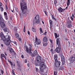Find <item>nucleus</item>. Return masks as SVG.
<instances>
[{"instance_id":"21","label":"nucleus","mask_w":75,"mask_h":75,"mask_svg":"<svg viewBox=\"0 0 75 75\" xmlns=\"http://www.w3.org/2000/svg\"><path fill=\"white\" fill-rule=\"evenodd\" d=\"M67 4V6L68 7V6H69V4H70V0H68Z\"/></svg>"},{"instance_id":"33","label":"nucleus","mask_w":75,"mask_h":75,"mask_svg":"<svg viewBox=\"0 0 75 75\" xmlns=\"http://www.w3.org/2000/svg\"><path fill=\"white\" fill-rule=\"evenodd\" d=\"M67 26L69 28H70L71 27H72V24H69V25H68Z\"/></svg>"},{"instance_id":"8","label":"nucleus","mask_w":75,"mask_h":75,"mask_svg":"<svg viewBox=\"0 0 75 75\" xmlns=\"http://www.w3.org/2000/svg\"><path fill=\"white\" fill-rule=\"evenodd\" d=\"M55 65L56 67H60V66L61 65V62L58 61L57 60L56 62L55 61Z\"/></svg>"},{"instance_id":"2","label":"nucleus","mask_w":75,"mask_h":75,"mask_svg":"<svg viewBox=\"0 0 75 75\" xmlns=\"http://www.w3.org/2000/svg\"><path fill=\"white\" fill-rule=\"evenodd\" d=\"M20 6L22 14H25L27 12L28 9V8L27 6V4L25 2H21Z\"/></svg>"},{"instance_id":"29","label":"nucleus","mask_w":75,"mask_h":75,"mask_svg":"<svg viewBox=\"0 0 75 75\" xmlns=\"http://www.w3.org/2000/svg\"><path fill=\"white\" fill-rule=\"evenodd\" d=\"M13 30L14 31H15V32H17V28L16 27H14Z\"/></svg>"},{"instance_id":"6","label":"nucleus","mask_w":75,"mask_h":75,"mask_svg":"<svg viewBox=\"0 0 75 75\" xmlns=\"http://www.w3.org/2000/svg\"><path fill=\"white\" fill-rule=\"evenodd\" d=\"M35 43L37 45H40L41 44V40H40V39H38V38L37 36L35 37Z\"/></svg>"},{"instance_id":"10","label":"nucleus","mask_w":75,"mask_h":75,"mask_svg":"<svg viewBox=\"0 0 75 75\" xmlns=\"http://www.w3.org/2000/svg\"><path fill=\"white\" fill-rule=\"evenodd\" d=\"M69 60L71 64L73 63L74 61H75V57H71L70 58Z\"/></svg>"},{"instance_id":"52","label":"nucleus","mask_w":75,"mask_h":75,"mask_svg":"<svg viewBox=\"0 0 75 75\" xmlns=\"http://www.w3.org/2000/svg\"><path fill=\"white\" fill-rule=\"evenodd\" d=\"M10 18H11V21H13V17H12V16H11L10 17Z\"/></svg>"},{"instance_id":"63","label":"nucleus","mask_w":75,"mask_h":75,"mask_svg":"<svg viewBox=\"0 0 75 75\" xmlns=\"http://www.w3.org/2000/svg\"><path fill=\"white\" fill-rule=\"evenodd\" d=\"M8 62H9V63H10H10H11V61H10V60L8 61Z\"/></svg>"},{"instance_id":"16","label":"nucleus","mask_w":75,"mask_h":75,"mask_svg":"<svg viewBox=\"0 0 75 75\" xmlns=\"http://www.w3.org/2000/svg\"><path fill=\"white\" fill-rule=\"evenodd\" d=\"M54 58L56 62H57V61H58V60H57V59H58V55L57 54H55L54 56Z\"/></svg>"},{"instance_id":"44","label":"nucleus","mask_w":75,"mask_h":75,"mask_svg":"<svg viewBox=\"0 0 75 75\" xmlns=\"http://www.w3.org/2000/svg\"><path fill=\"white\" fill-rule=\"evenodd\" d=\"M40 34H42V33H43V31H42V30L40 31Z\"/></svg>"},{"instance_id":"26","label":"nucleus","mask_w":75,"mask_h":75,"mask_svg":"<svg viewBox=\"0 0 75 75\" xmlns=\"http://www.w3.org/2000/svg\"><path fill=\"white\" fill-rule=\"evenodd\" d=\"M50 25H52L53 24V22L51 20H50L49 21Z\"/></svg>"},{"instance_id":"59","label":"nucleus","mask_w":75,"mask_h":75,"mask_svg":"<svg viewBox=\"0 0 75 75\" xmlns=\"http://www.w3.org/2000/svg\"><path fill=\"white\" fill-rule=\"evenodd\" d=\"M21 58H24V56L23 55H21Z\"/></svg>"},{"instance_id":"7","label":"nucleus","mask_w":75,"mask_h":75,"mask_svg":"<svg viewBox=\"0 0 75 75\" xmlns=\"http://www.w3.org/2000/svg\"><path fill=\"white\" fill-rule=\"evenodd\" d=\"M0 24L1 25V28H6V24L3 21H0Z\"/></svg>"},{"instance_id":"35","label":"nucleus","mask_w":75,"mask_h":75,"mask_svg":"<svg viewBox=\"0 0 75 75\" xmlns=\"http://www.w3.org/2000/svg\"><path fill=\"white\" fill-rule=\"evenodd\" d=\"M0 10L2 12V11H3L4 10V9H3V7H0Z\"/></svg>"},{"instance_id":"55","label":"nucleus","mask_w":75,"mask_h":75,"mask_svg":"<svg viewBox=\"0 0 75 75\" xmlns=\"http://www.w3.org/2000/svg\"><path fill=\"white\" fill-rule=\"evenodd\" d=\"M27 66L28 67H30V64H29V63H28L27 64Z\"/></svg>"},{"instance_id":"12","label":"nucleus","mask_w":75,"mask_h":75,"mask_svg":"<svg viewBox=\"0 0 75 75\" xmlns=\"http://www.w3.org/2000/svg\"><path fill=\"white\" fill-rule=\"evenodd\" d=\"M4 15L6 20H8V16H7V13L6 12H4Z\"/></svg>"},{"instance_id":"50","label":"nucleus","mask_w":75,"mask_h":75,"mask_svg":"<svg viewBox=\"0 0 75 75\" xmlns=\"http://www.w3.org/2000/svg\"><path fill=\"white\" fill-rule=\"evenodd\" d=\"M6 10H7V9H8V7H7V5H6Z\"/></svg>"},{"instance_id":"39","label":"nucleus","mask_w":75,"mask_h":75,"mask_svg":"<svg viewBox=\"0 0 75 75\" xmlns=\"http://www.w3.org/2000/svg\"><path fill=\"white\" fill-rule=\"evenodd\" d=\"M12 73L13 75H16V74H15V73L14 72V71L13 70H12Z\"/></svg>"},{"instance_id":"56","label":"nucleus","mask_w":75,"mask_h":75,"mask_svg":"<svg viewBox=\"0 0 75 75\" xmlns=\"http://www.w3.org/2000/svg\"><path fill=\"white\" fill-rule=\"evenodd\" d=\"M47 32H45V33L43 34L44 35H46V34H47Z\"/></svg>"},{"instance_id":"27","label":"nucleus","mask_w":75,"mask_h":75,"mask_svg":"<svg viewBox=\"0 0 75 75\" xmlns=\"http://www.w3.org/2000/svg\"><path fill=\"white\" fill-rule=\"evenodd\" d=\"M64 69V67H63V66H62V65L59 68V70H63V69Z\"/></svg>"},{"instance_id":"40","label":"nucleus","mask_w":75,"mask_h":75,"mask_svg":"<svg viewBox=\"0 0 75 75\" xmlns=\"http://www.w3.org/2000/svg\"><path fill=\"white\" fill-rule=\"evenodd\" d=\"M57 73H58V72L57 71H54V75H57Z\"/></svg>"},{"instance_id":"15","label":"nucleus","mask_w":75,"mask_h":75,"mask_svg":"<svg viewBox=\"0 0 75 75\" xmlns=\"http://www.w3.org/2000/svg\"><path fill=\"white\" fill-rule=\"evenodd\" d=\"M9 51L10 52H13V54H14V55H16V52L14 51V50H13V49L11 48H10L9 49Z\"/></svg>"},{"instance_id":"34","label":"nucleus","mask_w":75,"mask_h":75,"mask_svg":"<svg viewBox=\"0 0 75 75\" xmlns=\"http://www.w3.org/2000/svg\"><path fill=\"white\" fill-rule=\"evenodd\" d=\"M17 65L18 66V67H19V68H18V69H19V70H21V69L20 68H21V66H20V64H18Z\"/></svg>"},{"instance_id":"9","label":"nucleus","mask_w":75,"mask_h":75,"mask_svg":"<svg viewBox=\"0 0 75 75\" xmlns=\"http://www.w3.org/2000/svg\"><path fill=\"white\" fill-rule=\"evenodd\" d=\"M60 38H57L56 42L57 44L58 45L59 47H61V44H60Z\"/></svg>"},{"instance_id":"38","label":"nucleus","mask_w":75,"mask_h":75,"mask_svg":"<svg viewBox=\"0 0 75 75\" xmlns=\"http://www.w3.org/2000/svg\"><path fill=\"white\" fill-rule=\"evenodd\" d=\"M57 0H54V5H56V4H57Z\"/></svg>"},{"instance_id":"42","label":"nucleus","mask_w":75,"mask_h":75,"mask_svg":"<svg viewBox=\"0 0 75 75\" xmlns=\"http://www.w3.org/2000/svg\"><path fill=\"white\" fill-rule=\"evenodd\" d=\"M43 12L45 13V14H46V16H47V11H44Z\"/></svg>"},{"instance_id":"53","label":"nucleus","mask_w":75,"mask_h":75,"mask_svg":"<svg viewBox=\"0 0 75 75\" xmlns=\"http://www.w3.org/2000/svg\"><path fill=\"white\" fill-rule=\"evenodd\" d=\"M39 30L40 31H42V28H39Z\"/></svg>"},{"instance_id":"19","label":"nucleus","mask_w":75,"mask_h":75,"mask_svg":"<svg viewBox=\"0 0 75 75\" xmlns=\"http://www.w3.org/2000/svg\"><path fill=\"white\" fill-rule=\"evenodd\" d=\"M15 36L16 38H17V39H18V38H19V35H18V33H15Z\"/></svg>"},{"instance_id":"47","label":"nucleus","mask_w":75,"mask_h":75,"mask_svg":"<svg viewBox=\"0 0 75 75\" xmlns=\"http://www.w3.org/2000/svg\"><path fill=\"white\" fill-rule=\"evenodd\" d=\"M22 2H25V0H21Z\"/></svg>"},{"instance_id":"22","label":"nucleus","mask_w":75,"mask_h":75,"mask_svg":"<svg viewBox=\"0 0 75 75\" xmlns=\"http://www.w3.org/2000/svg\"><path fill=\"white\" fill-rule=\"evenodd\" d=\"M71 19V20L72 21H73L74 20V15L73 14H72V15L70 17Z\"/></svg>"},{"instance_id":"28","label":"nucleus","mask_w":75,"mask_h":75,"mask_svg":"<svg viewBox=\"0 0 75 75\" xmlns=\"http://www.w3.org/2000/svg\"><path fill=\"white\" fill-rule=\"evenodd\" d=\"M61 59L62 61L65 60V57H64V56L62 55L61 57Z\"/></svg>"},{"instance_id":"43","label":"nucleus","mask_w":75,"mask_h":75,"mask_svg":"<svg viewBox=\"0 0 75 75\" xmlns=\"http://www.w3.org/2000/svg\"><path fill=\"white\" fill-rule=\"evenodd\" d=\"M35 68L36 71V72H37V71H38V68L37 67H35Z\"/></svg>"},{"instance_id":"5","label":"nucleus","mask_w":75,"mask_h":75,"mask_svg":"<svg viewBox=\"0 0 75 75\" xmlns=\"http://www.w3.org/2000/svg\"><path fill=\"white\" fill-rule=\"evenodd\" d=\"M40 16L39 15H37L35 17V19L36 20V21L35 22L36 24H39L40 23V22H41V20H39Z\"/></svg>"},{"instance_id":"4","label":"nucleus","mask_w":75,"mask_h":75,"mask_svg":"<svg viewBox=\"0 0 75 75\" xmlns=\"http://www.w3.org/2000/svg\"><path fill=\"white\" fill-rule=\"evenodd\" d=\"M45 68V66L44 65V62L41 63L40 67V71L41 72H43L44 71V69Z\"/></svg>"},{"instance_id":"64","label":"nucleus","mask_w":75,"mask_h":75,"mask_svg":"<svg viewBox=\"0 0 75 75\" xmlns=\"http://www.w3.org/2000/svg\"><path fill=\"white\" fill-rule=\"evenodd\" d=\"M11 11L12 13H14V10H11Z\"/></svg>"},{"instance_id":"32","label":"nucleus","mask_w":75,"mask_h":75,"mask_svg":"<svg viewBox=\"0 0 75 75\" xmlns=\"http://www.w3.org/2000/svg\"><path fill=\"white\" fill-rule=\"evenodd\" d=\"M43 46H45V47L48 45V43L46 42L45 43H43Z\"/></svg>"},{"instance_id":"41","label":"nucleus","mask_w":75,"mask_h":75,"mask_svg":"<svg viewBox=\"0 0 75 75\" xmlns=\"http://www.w3.org/2000/svg\"><path fill=\"white\" fill-rule=\"evenodd\" d=\"M34 54H35V55H37V51L36 50H35V51H34Z\"/></svg>"},{"instance_id":"14","label":"nucleus","mask_w":75,"mask_h":75,"mask_svg":"<svg viewBox=\"0 0 75 75\" xmlns=\"http://www.w3.org/2000/svg\"><path fill=\"white\" fill-rule=\"evenodd\" d=\"M37 60L38 62H41L42 59L40 56H38L37 57Z\"/></svg>"},{"instance_id":"36","label":"nucleus","mask_w":75,"mask_h":75,"mask_svg":"<svg viewBox=\"0 0 75 75\" xmlns=\"http://www.w3.org/2000/svg\"><path fill=\"white\" fill-rule=\"evenodd\" d=\"M62 65H64L65 64V60H62Z\"/></svg>"},{"instance_id":"3","label":"nucleus","mask_w":75,"mask_h":75,"mask_svg":"<svg viewBox=\"0 0 75 75\" xmlns=\"http://www.w3.org/2000/svg\"><path fill=\"white\" fill-rule=\"evenodd\" d=\"M28 45H29V49L28 46H27V45L25 44L24 45V50L26 49V51L27 53H28L29 54H32V52H31L32 50V46L30 44H29Z\"/></svg>"},{"instance_id":"13","label":"nucleus","mask_w":75,"mask_h":75,"mask_svg":"<svg viewBox=\"0 0 75 75\" xmlns=\"http://www.w3.org/2000/svg\"><path fill=\"white\" fill-rule=\"evenodd\" d=\"M59 13H62L63 11H64V9H63L61 7H59L58 9H57Z\"/></svg>"},{"instance_id":"11","label":"nucleus","mask_w":75,"mask_h":75,"mask_svg":"<svg viewBox=\"0 0 75 75\" xmlns=\"http://www.w3.org/2000/svg\"><path fill=\"white\" fill-rule=\"evenodd\" d=\"M60 48H61V45L60 47H59V46H58V47H57L55 50V51L57 52H60Z\"/></svg>"},{"instance_id":"23","label":"nucleus","mask_w":75,"mask_h":75,"mask_svg":"<svg viewBox=\"0 0 75 75\" xmlns=\"http://www.w3.org/2000/svg\"><path fill=\"white\" fill-rule=\"evenodd\" d=\"M32 30L33 32L35 33L36 31V29L34 28V27H33L32 28Z\"/></svg>"},{"instance_id":"61","label":"nucleus","mask_w":75,"mask_h":75,"mask_svg":"<svg viewBox=\"0 0 75 75\" xmlns=\"http://www.w3.org/2000/svg\"><path fill=\"white\" fill-rule=\"evenodd\" d=\"M43 75H47V73H44L43 74Z\"/></svg>"},{"instance_id":"18","label":"nucleus","mask_w":75,"mask_h":75,"mask_svg":"<svg viewBox=\"0 0 75 75\" xmlns=\"http://www.w3.org/2000/svg\"><path fill=\"white\" fill-rule=\"evenodd\" d=\"M3 30L4 32H8V33L9 32V30L7 29V28H5L3 29Z\"/></svg>"},{"instance_id":"62","label":"nucleus","mask_w":75,"mask_h":75,"mask_svg":"<svg viewBox=\"0 0 75 75\" xmlns=\"http://www.w3.org/2000/svg\"><path fill=\"white\" fill-rule=\"evenodd\" d=\"M18 40L19 41H21V38H18Z\"/></svg>"},{"instance_id":"31","label":"nucleus","mask_w":75,"mask_h":75,"mask_svg":"<svg viewBox=\"0 0 75 75\" xmlns=\"http://www.w3.org/2000/svg\"><path fill=\"white\" fill-rule=\"evenodd\" d=\"M1 56L2 57H4V58H5V59H6V56H5V55L4 54H1Z\"/></svg>"},{"instance_id":"30","label":"nucleus","mask_w":75,"mask_h":75,"mask_svg":"<svg viewBox=\"0 0 75 75\" xmlns=\"http://www.w3.org/2000/svg\"><path fill=\"white\" fill-rule=\"evenodd\" d=\"M67 24H71V21H69L67 22Z\"/></svg>"},{"instance_id":"25","label":"nucleus","mask_w":75,"mask_h":75,"mask_svg":"<svg viewBox=\"0 0 75 75\" xmlns=\"http://www.w3.org/2000/svg\"><path fill=\"white\" fill-rule=\"evenodd\" d=\"M54 36H55V38L56 39H57V37H59V36H58V35H57V33H54Z\"/></svg>"},{"instance_id":"54","label":"nucleus","mask_w":75,"mask_h":75,"mask_svg":"<svg viewBox=\"0 0 75 75\" xmlns=\"http://www.w3.org/2000/svg\"><path fill=\"white\" fill-rule=\"evenodd\" d=\"M2 6V3H0V7Z\"/></svg>"},{"instance_id":"58","label":"nucleus","mask_w":75,"mask_h":75,"mask_svg":"<svg viewBox=\"0 0 75 75\" xmlns=\"http://www.w3.org/2000/svg\"><path fill=\"white\" fill-rule=\"evenodd\" d=\"M1 73H2V74H3L4 73V71H3V70L1 71Z\"/></svg>"},{"instance_id":"46","label":"nucleus","mask_w":75,"mask_h":75,"mask_svg":"<svg viewBox=\"0 0 75 75\" xmlns=\"http://www.w3.org/2000/svg\"><path fill=\"white\" fill-rule=\"evenodd\" d=\"M23 31L24 32V33H25V26H24V27L23 29Z\"/></svg>"},{"instance_id":"51","label":"nucleus","mask_w":75,"mask_h":75,"mask_svg":"<svg viewBox=\"0 0 75 75\" xmlns=\"http://www.w3.org/2000/svg\"><path fill=\"white\" fill-rule=\"evenodd\" d=\"M52 27V25H50V28L51 29Z\"/></svg>"},{"instance_id":"60","label":"nucleus","mask_w":75,"mask_h":75,"mask_svg":"<svg viewBox=\"0 0 75 75\" xmlns=\"http://www.w3.org/2000/svg\"><path fill=\"white\" fill-rule=\"evenodd\" d=\"M10 64L12 66H13V63L12 62L10 63Z\"/></svg>"},{"instance_id":"24","label":"nucleus","mask_w":75,"mask_h":75,"mask_svg":"<svg viewBox=\"0 0 75 75\" xmlns=\"http://www.w3.org/2000/svg\"><path fill=\"white\" fill-rule=\"evenodd\" d=\"M52 19L54 20V21H57V19L55 18V17H54V16L52 14Z\"/></svg>"},{"instance_id":"57","label":"nucleus","mask_w":75,"mask_h":75,"mask_svg":"<svg viewBox=\"0 0 75 75\" xmlns=\"http://www.w3.org/2000/svg\"><path fill=\"white\" fill-rule=\"evenodd\" d=\"M28 35H30V32H29V31H28Z\"/></svg>"},{"instance_id":"17","label":"nucleus","mask_w":75,"mask_h":75,"mask_svg":"<svg viewBox=\"0 0 75 75\" xmlns=\"http://www.w3.org/2000/svg\"><path fill=\"white\" fill-rule=\"evenodd\" d=\"M0 21H2V22H4V20L3 18V16L1 15H0Z\"/></svg>"},{"instance_id":"37","label":"nucleus","mask_w":75,"mask_h":75,"mask_svg":"<svg viewBox=\"0 0 75 75\" xmlns=\"http://www.w3.org/2000/svg\"><path fill=\"white\" fill-rule=\"evenodd\" d=\"M35 65L36 66H37L38 67H39L40 66V65L38 64V62L36 63Z\"/></svg>"},{"instance_id":"45","label":"nucleus","mask_w":75,"mask_h":75,"mask_svg":"<svg viewBox=\"0 0 75 75\" xmlns=\"http://www.w3.org/2000/svg\"><path fill=\"white\" fill-rule=\"evenodd\" d=\"M25 63H27V59H25L24 61Z\"/></svg>"},{"instance_id":"49","label":"nucleus","mask_w":75,"mask_h":75,"mask_svg":"<svg viewBox=\"0 0 75 75\" xmlns=\"http://www.w3.org/2000/svg\"><path fill=\"white\" fill-rule=\"evenodd\" d=\"M49 40H50V42H51V44H52V40H51V39H49Z\"/></svg>"},{"instance_id":"1","label":"nucleus","mask_w":75,"mask_h":75,"mask_svg":"<svg viewBox=\"0 0 75 75\" xmlns=\"http://www.w3.org/2000/svg\"><path fill=\"white\" fill-rule=\"evenodd\" d=\"M0 35L1 37V40H3L5 42H4V43L6 45H9L10 44V42H11V40H10V35H8L6 36V38L4 35V34L2 33H0Z\"/></svg>"},{"instance_id":"20","label":"nucleus","mask_w":75,"mask_h":75,"mask_svg":"<svg viewBox=\"0 0 75 75\" xmlns=\"http://www.w3.org/2000/svg\"><path fill=\"white\" fill-rule=\"evenodd\" d=\"M43 41L44 42H47V38L46 37H45L43 38Z\"/></svg>"},{"instance_id":"48","label":"nucleus","mask_w":75,"mask_h":75,"mask_svg":"<svg viewBox=\"0 0 75 75\" xmlns=\"http://www.w3.org/2000/svg\"><path fill=\"white\" fill-rule=\"evenodd\" d=\"M2 64L4 65V67H5V64H4V62H3V61L2 60Z\"/></svg>"}]
</instances>
